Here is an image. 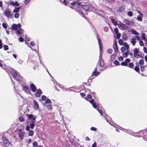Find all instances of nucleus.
Here are the masks:
<instances>
[{
	"instance_id": "obj_1",
	"label": "nucleus",
	"mask_w": 147,
	"mask_h": 147,
	"mask_svg": "<svg viewBox=\"0 0 147 147\" xmlns=\"http://www.w3.org/2000/svg\"><path fill=\"white\" fill-rule=\"evenodd\" d=\"M21 27V26L20 24H13L11 28L13 30H15L16 31L18 30Z\"/></svg>"
},
{
	"instance_id": "obj_2",
	"label": "nucleus",
	"mask_w": 147,
	"mask_h": 147,
	"mask_svg": "<svg viewBox=\"0 0 147 147\" xmlns=\"http://www.w3.org/2000/svg\"><path fill=\"white\" fill-rule=\"evenodd\" d=\"M36 118V117H35V118H33L31 120L32 123L30 124L29 126L30 128L32 129H33L35 125V123L36 122L35 119Z\"/></svg>"
},
{
	"instance_id": "obj_3",
	"label": "nucleus",
	"mask_w": 147,
	"mask_h": 147,
	"mask_svg": "<svg viewBox=\"0 0 147 147\" xmlns=\"http://www.w3.org/2000/svg\"><path fill=\"white\" fill-rule=\"evenodd\" d=\"M137 11L139 14V15L137 16V20L139 21H142V18L143 17V15L140 11L138 10H137Z\"/></svg>"
},
{
	"instance_id": "obj_4",
	"label": "nucleus",
	"mask_w": 147,
	"mask_h": 147,
	"mask_svg": "<svg viewBox=\"0 0 147 147\" xmlns=\"http://www.w3.org/2000/svg\"><path fill=\"white\" fill-rule=\"evenodd\" d=\"M134 55L135 57L138 58L140 57L138 50V49L135 48L134 51Z\"/></svg>"
},
{
	"instance_id": "obj_5",
	"label": "nucleus",
	"mask_w": 147,
	"mask_h": 147,
	"mask_svg": "<svg viewBox=\"0 0 147 147\" xmlns=\"http://www.w3.org/2000/svg\"><path fill=\"white\" fill-rule=\"evenodd\" d=\"M3 142L5 146L7 147L9 146L10 144V142L8 140L5 138L3 139Z\"/></svg>"
},
{
	"instance_id": "obj_6",
	"label": "nucleus",
	"mask_w": 147,
	"mask_h": 147,
	"mask_svg": "<svg viewBox=\"0 0 147 147\" xmlns=\"http://www.w3.org/2000/svg\"><path fill=\"white\" fill-rule=\"evenodd\" d=\"M118 27L122 30H124L127 28L126 26L122 23L118 24Z\"/></svg>"
},
{
	"instance_id": "obj_7",
	"label": "nucleus",
	"mask_w": 147,
	"mask_h": 147,
	"mask_svg": "<svg viewBox=\"0 0 147 147\" xmlns=\"http://www.w3.org/2000/svg\"><path fill=\"white\" fill-rule=\"evenodd\" d=\"M92 105L93 107L95 109H97V106L96 104V102H95V100L94 99H92L89 101V102Z\"/></svg>"
},
{
	"instance_id": "obj_8",
	"label": "nucleus",
	"mask_w": 147,
	"mask_h": 147,
	"mask_svg": "<svg viewBox=\"0 0 147 147\" xmlns=\"http://www.w3.org/2000/svg\"><path fill=\"white\" fill-rule=\"evenodd\" d=\"M78 4L79 5V6H81L82 7L83 9L86 11H88L89 9V6L88 5H81V3H78Z\"/></svg>"
},
{
	"instance_id": "obj_9",
	"label": "nucleus",
	"mask_w": 147,
	"mask_h": 147,
	"mask_svg": "<svg viewBox=\"0 0 147 147\" xmlns=\"http://www.w3.org/2000/svg\"><path fill=\"white\" fill-rule=\"evenodd\" d=\"M33 102L34 103L33 108L34 109L36 110H38L39 108V106L37 102L34 100H33Z\"/></svg>"
},
{
	"instance_id": "obj_10",
	"label": "nucleus",
	"mask_w": 147,
	"mask_h": 147,
	"mask_svg": "<svg viewBox=\"0 0 147 147\" xmlns=\"http://www.w3.org/2000/svg\"><path fill=\"white\" fill-rule=\"evenodd\" d=\"M98 44L99 46L100 52V56L101 52L102 51L103 48L101 42V40L100 39L98 38Z\"/></svg>"
},
{
	"instance_id": "obj_11",
	"label": "nucleus",
	"mask_w": 147,
	"mask_h": 147,
	"mask_svg": "<svg viewBox=\"0 0 147 147\" xmlns=\"http://www.w3.org/2000/svg\"><path fill=\"white\" fill-rule=\"evenodd\" d=\"M5 14L8 18H9L11 16V11L9 9H6L5 11Z\"/></svg>"
},
{
	"instance_id": "obj_12",
	"label": "nucleus",
	"mask_w": 147,
	"mask_h": 147,
	"mask_svg": "<svg viewBox=\"0 0 147 147\" xmlns=\"http://www.w3.org/2000/svg\"><path fill=\"white\" fill-rule=\"evenodd\" d=\"M30 87L32 91L35 92L36 90V88L35 86L33 84H31L30 85Z\"/></svg>"
},
{
	"instance_id": "obj_13",
	"label": "nucleus",
	"mask_w": 147,
	"mask_h": 147,
	"mask_svg": "<svg viewBox=\"0 0 147 147\" xmlns=\"http://www.w3.org/2000/svg\"><path fill=\"white\" fill-rule=\"evenodd\" d=\"M42 93V91L40 89H38L37 90L35 94V96L36 97H39L41 94Z\"/></svg>"
},
{
	"instance_id": "obj_14",
	"label": "nucleus",
	"mask_w": 147,
	"mask_h": 147,
	"mask_svg": "<svg viewBox=\"0 0 147 147\" xmlns=\"http://www.w3.org/2000/svg\"><path fill=\"white\" fill-rule=\"evenodd\" d=\"M23 90L26 93L29 94L30 93V91L28 86H24L23 87Z\"/></svg>"
},
{
	"instance_id": "obj_15",
	"label": "nucleus",
	"mask_w": 147,
	"mask_h": 147,
	"mask_svg": "<svg viewBox=\"0 0 147 147\" xmlns=\"http://www.w3.org/2000/svg\"><path fill=\"white\" fill-rule=\"evenodd\" d=\"M100 66H99V67L100 68V70H102L103 69H101L102 67H103L104 66V63L103 60L101 59L100 61Z\"/></svg>"
},
{
	"instance_id": "obj_16",
	"label": "nucleus",
	"mask_w": 147,
	"mask_h": 147,
	"mask_svg": "<svg viewBox=\"0 0 147 147\" xmlns=\"http://www.w3.org/2000/svg\"><path fill=\"white\" fill-rule=\"evenodd\" d=\"M9 4L10 5L13 6H17L19 5V3L17 1L14 2L12 1H10L9 2Z\"/></svg>"
},
{
	"instance_id": "obj_17",
	"label": "nucleus",
	"mask_w": 147,
	"mask_h": 147,
	"mask_svg": "<svg viewBox=\"0 0 147 147\" xmlns=\"http://www.w3.org/2000/svg\"><path fill=\"white\" fill-rule=\"evenodd\" d=\"M25 134V133L24 131H23L19 133V137L20 138V139L22 140L23 139L24 136Z\"/></svg>"
},
{
	"instance_id": "obj_18",
	"label": "nucleus",
	"mask_w": 147,
	"mask_h": 147,
	"mask_svg": "<svg viewBox=\"0 0 147 147\" xmlns=\"http://www.w3.org/2000/svg\"><path fill=\"white\" fill-rule=\"evenodd\" d=\"M24 31V30L20 28L16 32V33L17 34L20 35L22 34Z\"/></svg>"
},
{
	"instance_id": "obj_19",
	"label": "nucleus",
	"mask_w": 147,
	"mask_h": 147,
	"mask_svg": "<svg viewBox=\"0 0 147 147\" xmlns=\"http://www.w3.org/2000/svg\"><path fill=\"white\" fill-rule=\"evenodd\" d=\"M92 98V96L90 94H88L85 98V99L87 101L89 102L90 100H89V99H91Z\"/></svg>"
},
{
	"instance_id": "obj_20",
	"label": "nucleus",
	"mask_w": 147,
	"mask_h": 147,
	"mask_svg": "<svg viewBox=\"0 0 147 147\" xmlns=\"http://www.w3.org/2000/svg\"><path fill=\"white\" fill-rule=\"evenodd\" d=\"M130 32L132 34L134 35H138L139 34L138 32H137L136 30L133 29H132L130 30Z\"/></svg>"
},
{
	"instance_id": "obj_21",
	"label": "nucleus",
	"mask_w": 147,
	"mask_h": 147,
	"mask_svg": "<svg viewBox=\"0 0 147 147\" xmlns=\"http://www.w3.org/2000/svg\"><path fill=\"white\" fill-rule=\"evenodd\" d=\"M136 39L134 38H132L131 40V43L133 46L135 45L136 43Z\"/></svg>"
},
{
	"instance_id": "obj_22",
	"label": "nucleus",
	"mask_w": 147,
	"mask_h": 147,
	"mask_svg": "<svg viewBox=\"0 0 147 147\" xmlns=\"http://www.w3.org/2000/svg\"><path fill=\"white\" fill-rule=\"evenodd\" d=\"M113 48L115 51H117L118 50V49L117 48V43L116 42L114 43L113 45Z\"/></svg>"
},
{
	"instance_id": "obj_23",
	"label": "nucleus",
	"mask_w": 147,
	"mask_h": 147,
	"mask_svg": "<svg viewBox=\"0 0 147 147\" xmlns=\"http://www.w3.org/2000/svg\"><path fill=\"white\" fill-rule=\"evenodd\" d=\"M20 9V7H15L13 10V12L16 13H17L19 11Z\"/></svg>"
},
{
	"instance_id": "obj_24",
	"label": "nucleus",
	"mask_w": 147,
	"mask_h": 147,
	"mask_svg": "<svg viewBox=\"0 0 147 147\" xmlns=\"http://www.w3.org/2000/svg\"><path fill=\"white\" fill-rule=\"evenodd\" d=\"M125 47V49L126 50H128L129 48V46L126 42H124V44L123 45Z\"/></svg>"
},
{
	"instance_id": "obj_25",
	"label": "nucleus",
	"mask_w": 147,
	"mask_h": 147,
	"mask_svg": "<svg viewBox=\"0 0 147 147\" xmlns=\"http://www.w3.org/2000/svg\"><path fill=\"white\" fill-rule=\"evenodd\" d=\"M129 52L128 51H126L125 53H124L123 54V56L124 58H126L127 57L128 55Z\"/></svg>"
},
{
	"instance_id": "obj_26",
	"label": "nucleus",
	"mask_w": 147,
	"mask_h": 147,
	"mask_svg": "<svg viewBox=\"0 0 147 147\" xmlns=\"http://www.w3.org/2000/svg\"><path fill=\"white\" fill-rule=\"evenodd\" d=\"M98 74H92L90 78L91 80L93 79L95 77H96L98 76Z\"/></svg>"
},
{
	"instance_id": "obj_27",
	"label": "nucleus",
	"mask_w": 147,
	"mask_h": 147,
	"mask_svg": "<svg viewBox=\"0 0 147 147\" xmlns=\"http://www.w3.org/2000/svg\"><path fill=\"white\" fill-rule=\"evenodd\" d=\"M28 134V135L30 136H32L34 134V132L32 130H30L29 131Z\"/></svg>"
},
{
	"instance_id": "obj_28",
	"label": "nucleus",
	"mask_w": 147,
	"mask_h": 147,
	"mask_svg": "<svg viewBox=\"0 0 147 147\" xmlns=\"http://www.w3.org/2000/svg\"><path fill=\"white\" fill-rule=\"evenodd\" d=\"M118 43L120 45H123L124 43L122 40L119 39L118 41Z\"/></svg>"
},
{
	"instance_id": "obj_29",
	"label": "nucleus",
	"mask_w": 147,
	"mask_h": 147,
	"mask_svg": "<svg viewBox=\"0 0 147 147\" xmlns=\"http://www.w3.org/2000/svg\"><path fill=\"white\" fill-rule=\"evenodd\" d=\"M121 65L122 66H128V64L125 61H123L121 63Z\"/></svg>"
},
{
	"instance_id": "obj_30",
	"label": "nucleus",
	"mask_w": 147,
	"mask_h": 147,
	"mask_svg": "<svg viewBox=\"0 0 147 147\" xmlns=\"http://www.w3.org/2000/svg\"><path fill=\"white\" fill-rule=\"evenodd\" d=\"M18 74H11V76L13 77V78H15L16 80H18L17 78Z\"/></svg>"
},
{
	"instance_id": "obj_31",
	"label": "nucleus",
	"mask_w": 147,
	"mask_h": 147,
	"mask_svg": "<svg viewBox=\"0 0 147 147\" xmlns=\"http://www.w3.org/2000/svg\"><path fill=\"white\" fill-rule=\"evenodd\" d=\"M134 64H133V63H129V64H128V67H129L131 68H133L134 67Z\"/></svg>"
},
{
	"instance_id": "obj_32",
	"label": "nucleus",
	"mask_w": 147,
	"mask_h": 147,
	"mask_svg": "<svg viewBox=\"0 0 147 147\" xmlns=\"http://www.w3.org/2000/svg\"><path fill=\"white\" fill-rule=\"evenodd\" d=\"M123 22L125 23L126 24L129 25L130 24V22L127 20L125 19L123 21Z\"/></svg>"
},
{
	"instance_id": "obj_33",
	"label": "nucleus",
	"mask_w": 147,
	"mask_h": 147,
	"mask_svg": "<svg viewBox=\"0 0 147 147\" xmlns=\"http://www.w3.org/2000/svg\"><path fill=\"white\" fill-rule=\"evenodd\" d=\"M28 119H30V120H32V119L34 118L33 117V115L32 114H30V115H28Z\"/></svg>"
},
{
	"instance_id": "obj_34",
	"label": "nucleus",
	"mask_w": 147,
	"mask_h": 147,
	"mask_svg": "<svg viewBox=\"0 0 147 147\" xmlns=\"http://www.w3.org/2000/svg\"><path fill=\"white\" fill-rule=\"evenodd\" d=\"M139 43L140 45L142 47H144V43L141 40H140L139 41Z\"/></svg>"
},
{
	"instance_id": "obj_35",
	"label": "nucleus",
	"mask_w": 147,
	"mask_h": 147,
	"mask_svg": "<svg viewBox=\"0 0 147 147\" xmlns=\"http://www.w3.org/2000/svg\"><path fill=\"white\" fill-rule=\"evenodd\" d=\"M111 21L113 24L115 26H116L117 25V23L116 22H115L114 20L113 19H111Z\"/></svg>"
},
{
	"instance_id": "obj_36",
	"label": "nucleus",
	"mask_w": 147,
	"mask_h": 147,
	"mask_svg": "<svg viewBox=\"0 0 147 147\" xmlns=\"http://www.w3.org/2000/svg\"><path fill=\"white\" fill-rule=\"evenodd\" d=\"M113 63L114 65H115L117 66L119 65V61H118L117 60L115 61Z\"/></svg>"
},
{
	"instance_id": "obj_37",
	"label": "nucleus",
	"mask_w": 147,
	"mask_h": 147,
	"mask_svg": "<svg viewBox=\"0 0 147 147\" xmlns=\"http://www.w3.org/2000/svg\"><path fill=\"white\" fill-rule=\"evenodd\" d=\"M19 120L21 122H24L25 121L24 119L22 117H20L19 118Z\"/></svg>"
},
{
	"instance_id": "obj_38",
	"label": "nucleus",
	"mask_w": 147,
	"mask_h": 147,
	"mask_svg": "<svg viewBox=\"0 0 147 147\" xmlns=\"http://www.w3.org/2000/svg\"><path fill=\"white\" fill-rule=\"evenodd\" d=\"M38 144L37 142H36L35 141L33 142L32 145L34 147H36L38 146Z\"/></svg>"
},
{
	"instance_id": "obj_39",
	"label": "nucleus",
	"mask_w": 147,
	"mask_h": 147,
	"mask_svg": "<svg viewBox=\"0 0 147 147\" xmlns=\"http://www.w3.org/2000/svg\"><path fill=\"white\" fill-rule=\"evenodd\" d=\"M47 109L50 110H52V107L51 105H48L47 106Z\"/></svg>"
},
{
	"instance_id": "obj_40",
	"label": "nucleus",
	"mask_w": 147,
	"mask_h": 147,
	"mask_svg": "<svg viewBox=\"0 0 147 147\" xmlns=\"http://www.w3.org/2000/svg\"><path fill=\"white\" fill-rule=\"evenodd\" d=\"M134 69L137 72H138V73L139 72V71L140 70V69H139V68L137 66H135L134 68Z\"/></svg>"
},
{
	"instance_id": "obj_41",
	"label": "nucleus",
	"mask_w": 147,
	"mask_h": 147,
	"mask_svg": "<svg viewBox=\"0 0 147 147\" xmlns=\"http://www.w3.org/2000/svg\"><path fill=\"white\" fill-rule=\"evenodd\" d=\"M127 14L129 16L131 17L133 16V13L131 11L128 12Z\"/></svg>"
},
{
	"instance_id": "obj_42",
	"label": "nucleus",
	"mask_w": 147,
	"mask_h": 147,
	"mask_svg": "<svg viewBox=\"0 0 147 147\" xmlns=\"http://www.w3.org/2000/svg\"><path fill=\"white\" fill-rule=\"evenodd\" d=\"M2 25L3 28L5 29L7 28V24L3 23L2 24Z\"/></svg>"
},
{
	"instance_id": "obj_43",
	"label": "nucleus",
	"mask_w": 147,
	"mask_h": 147,
	"mask_svg": "<svg viewBox=\"0 0 147 147\" xmlns=\"http://www.w3.org/2000/svg\"><path fill=\"white\" fill-rule=\"evenodd\" d=\"M97 109L98 111L102 115L103 114V112L100 109H98V108H97Z\"/></svg>"
},
{
	"instance_id": "obj_44",
	"label": "nucleus",
	"mask_w": 147,
	"mask_h": 147,
	"mask_svg": "<svg viewBox=\"0 0 147 147\" xmlns=\"http://www.w3.org/2000/svg\"><path fill=\"white\" fill-rule=\"evenodd\" d=\"M45 102L47 104H49L51 103V102L49 99L48 98L45 101Z\"/></svg>"
},
{
	"instance_id": "obj_45",
	"label": "nucleus",
	"mask_w": 147,
	"mask_h": 147,
	"mask_svg": "<svg viewBox=\"0 0 147 147\" xmlns=\"http://www.w3.org/2000/svg\"><path fill=\"white\" fill-rule=\"evenodd\" d=\"M41 98L42 100L45 101L46 100V97L45 96L43 95L41 97Z\"/></svg>"
},
{
	"instance_id": "obj_46",
	"label": "nucleus",
	"mask_w": 147,
	"mask_h": 147,
	"mask_svg": "<svg viewBox=\"0 0 147 147\" xmlns=\"http://www.w3.org/2000/svg\"><path fill=\"white\" fill-rule=\"evenodd\" d=\"M125 47H122L121 48V50L122 52H124L125 51Z\"/></svg>"
},
{
	"instance_id": "obj_47",
	"label": "nucleus",
	"mask_w": 147,
	"mask_h": 147,
	"mask_svg": "<svg viewBox=\"0 0 147 147\" xmlns=\"http://www.w3.org/2000/svg\"><path fill=\"white\" fill-rule=\"evenodd\" d=\"M3 48L5 50H7L8 49V46L7 45H4L3 46Z\"/></svg>"
},
{
	"instance_id": "obj_48",
	"label": "nucleus",
	"mask_w": 147,
	"mask_h": 147,
	"mask_svg": "<svg viewBox=\"0 0 147 147\" xmlns=\"http://www.w3.org/2000/svg\"><path fill=\"white\" fill-rule=\"evenodd\" d=\"M145 34H144V33H142V34L141 39L142 40H143L144 39L146 38V37H145Z\"/></svg>"
},
{
	"instance_id": "obj_49",
	"label": "nucleus",
	"mask_w": 147,
	"mask_h": 147,
	"mask_svg": "<svg viewBox=\"0 0 147 147\" xmlns=\"http://www.w3.org/2000/svg\"><path fill=\"white\" fill-rule=\"evenodd\" d=\"M139 64L141 65H143L144 63V61L143 60H140L139 61Z\"/></svg>"
},
{
	"instance_id": "obj_50",
	"label": "nucleus",
	"mask_w": 147,
	"mask_h": 147,
	"mask_svg": "<svg viewBox=\"0 0 147 147\" xmlns=\"http://www.w3.org/2000/svg\"><path fill=\"white\" fill-rule=\"evenodd\" d=\"M19 15L18 13H16L14 15V17L15 18H19Z\"/></svg>"
},
{
	"instance_id": "obj_51",
	"label": "nucleus",
	"mask_w": 147,
	"mask_h": 147,
	"mask_svg": "<svg viewBox=\"0 0 147 147\" xmlns=\"http://www.w3.org/2000/svg\"><path fill=\"white\" fill-rule=\"evenodd\" d=\"M30 127L29 125H28L26 126V130L27 131H29L30 130H31L30 129Z\"/></svg>"
},
{
	"instance_id": "obj_52",
	"label": "nucleus",
	"mask_w": 147,
	"mask_h": 147,
	"mask_svg": "<svg viewBox=\"0 0 147 147\" xmlns=\"http://www.w3.org/2000/svg\"><path fill=\"white\" fill-rule=\"evenodd\" d=\"M92 131H96L97 130V128L94 127H92L90 128Z\"/></svg>"
},
{
	"instance_id": "obj_53",
	"label": "nucleus",
	"mask_w": 147,
	"mask_h": 147,
	"mask_svg": "<svg viewBox=\"0 0 147 147\" xmlns=\"http://www.w3.org/2000/svg\"><path fill=\"white\" fill-rule=\"evenodd\" d=\"M143 51L144 53H147V49L145 47H144L143 48Z\"/></svg>"
},
{
	"instance_id": "obj_54",
	"label": "nucleus",
	"mask_w": 147,
	"mask_h": 147,
	"mask_svg": "<svg viewBox=\"0 0 147 147\" xmlns=\"http://www.w3.org/2000/svg\"><path fill=\"white\" fill-rule=\"evenodd\" d=\"M112 51L113 50L111 49H109L107 51L108 53L110 54L111 53Z\"/></svg>"
},
{
	"instance_id": "obj_55",
	"label": "nucleus",
	"mask_w": 147,
	"mask_h": 147,
	"mask_svg": "<svg viewBox=\"0 0 147 147\" xmlns=\"http://www.w3.org/2000/svg\"><path fill=\"white\" fill-rule=\"evenodd\" d=\"M114 30L116 34H117L118 33V29L117 28H115L114 29Z\"/></svg>"
},
{
	"instance_id": "obj_56",
	"label": "nucleus",
	"mask_w": 147,
	"mask_h": 147,
	"mask_svg": "<svg viewBox=\"0 0 147 147\" xmlns=\"http://www.w3.org/2000/svg\"><path fill=\"white\" fill-rule=\"evenodd\" d=\"M19 41L20 42H23L24 41V39L22 37H20L19 38Z\"/></svg>"
},
{
	"instance_id": "obj_57",
	"label": "nucleus",
	"mask_w": 147,
	"mask_h": 147,
	"mask_svg": "<svg viewBox=\"0 0 147 147\" xmlns=\"http://www.w3.org/2000/svg\"><path fill=\"white\" fill-rule=\"evenodd\" d=\"M117 34V39H119V38L120 36V34L119 33H118L117 34Z\"/></svg>"
},
{
	"instance_id": "obj_58",
	"label": "nucleus",
	"mask_w": 147,
	"mask_h": 147,
	"mask_svg": "<svg viewBox=\"0 0 147 147\" xmlns=\"http://www.w3.org/2000/svg\"><path fill=\"white\" fill-rule=\"evenodd\" d=\"M135 37L138 40H139V41H140V40H140V37L138 36H135Z\"/></svg>"
},
{
	"instance_id": "obj_59",
	"label": "nucleus",
	"mask_w": 147,
	"mask_h": 147,
	"mask_svg": "<svg viewBox=\"0 0 147 147\" xmlns=\"http://www.w3.org/2000/svg\"><path fill=\"white\" fill-rule=\"evenodd\" d=\"M118 60L119 61H122L123 60V57H119L118 58Z\"/></svg>"
},
{
	"instance_id": "obj_60",
	"label": "nucleus",
	"mask_w": 147,
	"mask_h": 147,
	"mask_svg": "<svg viewBox=\"0 0 147 147\" xmlns=\"http://www.w3.org/2000/svg\"><path fill=\"white\" fill-rule=\"evenodd\" d=\"M30 0H25L24 3L26 4H27L30 1Z\"/></svg>"
},
{
	"instance_id": "obj_61",
	"label": "nucleus",
	"mask_w": 147,
	"mask_h": 147,
	"mask_svg": "<svg viewBox=\"0 0 147 147\" xmlns=\"http://www.w3.org/2000/svg\"><path fill=\"white\" fill-rule=\"evenodd\" d=\"M96 142L94 143L92 145V147H96Z\"/></svg>"
},
{
	"instance_id": "obj_62",
	"label": "nucleus",
	"mask_w": 147,
	"mask_h": 147,
	"mask_svg": "<svg viewBox=\"0 0 147 147\" xmlns=\"http://www.w3.org/2000/svg\"><path fill=\"white\" fill-rule=\"evenodd\" d=\"M130 59H126L125 60V62H126V63H129L130 61Z\"/></svg>"
},
{
	"instance_id": "obj_63",
	"label": "nucleus",
	"mask_w": 147,
	"mask_h": 147,
	"mask_svg": "<svg viewBox=\"0 0 147 147\" xmlns=\"http://www.w3.org/2000/svg\"><path fill=\"white\" fill-rule=\"evenodd\" d=\"M80 95L81 96L83 97L85 96L86 95L84 93L82 92L80 94Z\"/></svg>"
},
{
	"instance_id": "obj_64",
	"label": "nucleus",
	"mask_w": 147,
	"mask_h": 147,
	"mask_svg": "<svg viewBox=\"0 0 147 147\" xmlns=\"http://www.w3.org/2000/svg\"><path fill=\"white\" fill-rule=\"evenodd\" d=\"M86 140L88 141H89L90 140V139L88 136L86 137Z\"/></svg>"
}]
</instances>
